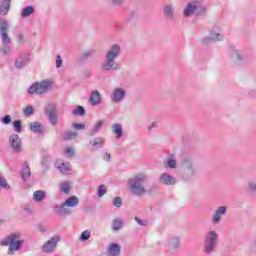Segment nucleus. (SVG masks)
Masks as SVG:
<instances>
[{
  "mask_svg": "<svg viewBox=\"0 0 256 256\" xmlns=\"http://www.w3.org/2000/svg\"><path fill=\"white\" fill-rule=\"evenodd\" d=\"M2 246H9L8 255H13L15 251H19L21 249V245H23V240H21V236L19 234H12L1 241Z\"/></svg>",
  "mask_w": 256,
  "mask_h": 256,
  "instance_id": "nucleus-3",
  "label": "nucleus"
},
{
  "mask_svg": "<svg viewBox=\"0 0 256 256\" xmlns=\"http://www.w3.org/2000/svg\"><path fill=\"white\" fill-rule=\"evenodd\" d=\"M101 127H103V120H99L95 123L91 130V135H93L94 133H99V131H101Z\"/></svg>",
  "mask_w": 256,
  "mask_h": 256,
  "instance_id": "nucleus-34",
  "label": "nucleus"
},
{
  "mask_svg": "<svg viewBox=\"0 0 256 256\" xmlns=\"http://www.w3.org/2000/svg\"><path fill=\"white\" fill-rule=\"evenodd\" d=\"M219 241V234L217 232L211 230L208 231L204 238V252L209 255V253H213L215 249H217V243Z\"/></svg>",
  "mask_w": 256,
  "mask_h": 256,
  "instance_id": "nucleus-4",
  "label": "nucleus"
},
{
  "mask_svg": "<svg viewBox=\"0 0 256 256\" xmlns=\"http://www.w3.org/2000/svg\"><path fill=\"white\" fill-rule=\"evenodd\" d=\"M125 90L123 88H115L112 92V101L119 103V101H123L125 98Z\"/></svg>",
  "mask_w": 256,
  "mask_h": 256,
  "instance_id": "nucleus-16",
  "label": "nucleus"
},
{
  "mask_svg": "<svg viewBox=\"0 0 256 256\" xmlns=\"http://www.w3.org/2000/svg\"><path fill=\"white\" fill-rule=\"evenodd\" d=\"M23 113L26 117H31V115H33V106H28L24 108Z\"/></svg>",
  "mask_w": 256,
  "mask_h": 256,
  "instance_id": "nucleus-40",
  "label": "nucleus"
},
{
  "mask_svg": "<svg viewBox=\"0 0 256 256\" xmlns=\"http://www.w3.org/2000/svg\"><path fill=\"white\" fill-rule=\"evenodd\" d=\"M61 241V237L53 236L50 240H48L43 246L42 251L44 253H53L55 251V247H57V243Z\"/></svg>",
  "mask_w": 256,
  "mask_h": 256,
  "instance_id": "nucleus-7",
  "label": "nucleus"
},
{
  "mask_svg": "<svg viewBox=\"0 0 256 256\" xmlns=\"http://www.w3.org/2000/svg\"><path fill=\"white\" fill-rule=\"evenodd\" d=\"M163 13L167 19H173V17H175V6H173V4H165L163 7Z\"/></svg>",
  "mask_w": 256,
  "mask_h": 256,
  "instance_id": "nucleus-19",
  "label": "nucleus"
},
{
  "mask_svg": "<svg viewBox=\"0 0 256 256\" xmlns=\"http://www.w3.org/2000/svg\"><path fill=\"white\" fill-rule=\"evenodd\" d=\"M54 211L57 215H60L61 217H65V215H69L71 213V209L68 208L67 205H64V202L60 206H56L54 208Z\"/></svg>",
  "mask_w": 256,
  "mask_h": 256,
  "instance_id": "nucleus-20",
  "label": "nucleus"
},
{
  "mask_svg": "<svg viewBox=\"0 0 256 256\" xmlns=\"http://www.w3.org/2000/svg\"><path fill=\"white\" fill-rule=\"evenodd\" d=\"M184 17H191L195 15V1L188 3L183 10Z\"/></svg>",
  "mask_w": 256,
  "mask_h": 256,
  "instance_id": "nucleus-21",
  "label": "nucleus"
},
{
  "mask_svg": "<svg viewBox=\"0 0 256 256\" xmlns=\"http://www.w3.org/2000/svg\"><path fill=\"white\" fill-rule=\"evenodd\" d=\"M207 13V7L203 4V0L194 1V15H205Z\"/></svg>",
  "mask_w": 256,
  "mask_h": 256,
  "instance_id": "nucleus-13",
  "label": "nucleus"
},
{
  "mask_svg": "<svg viewBox=\"0 0 256 256\" xmlns=\"http://www.w3.org/2000/svg\"><path fill=\"white\" fill-rule=\"evenodd\" d=\"M31 177V168H29V165L27 163H24L23 169H22V179L24 181H27Z\"/></svg>",
  "mask_w": 256,
  "mask_h": 256,
  "instance_id": "nucleus-27",
  "label": "nucleus"
},
{
  "mask_svg": "<svg viewBox=\"0 0 256 256\" xmlns=\"http://www.w3.org/2000/svg\"><path fill=\"white\" fill-rule=\"evenodd\" d=\"M33 6H27L22 10L21 17H29L33 13Z\"/></svg>",
  "mask_w": 256,
  "mask_h": 256,
  "instance_id": "nucleus-35",
  "label": "nucleus"
},
{
  "mask_svg": "<svg viewBox=\"0 0 256 256\" xmlns=\"http://www.w3.org/2000/svg\"><path fill=\"white\" fill-rule=\"evenodd\" d=\"M56 167L64 175H67L71 171V164L69 162H63V160H57Z\"/></svg>",
  "mask_w": 256,
  "mask_h": 256,
  "instance_id": "nucleus-17",
  "label": "nucleus"
},
{
  "mask_svg": "<svg viewBox=\"0 0 256 256\" xmlns=\"http://www.w3.org/2000/svg\"><path fill=\"white\" fill-rule=\"evenodd\" d=\"M234 53H235L237 59H238V60H241V55L239 54V52L235 51Z\"/></svg>",
  "mask_w": 256,
  "mask_h": 256,
  "instance_id": "nucleus-55",
  "label": "nucleus"
},
{
  "mask_svg": "<svg viewBox=\"0 0 256 256\" xmlns=\"http://www.w3.org/2000/svg\"><path fill=\"white\" fill-rule=\"evenodd\" d=\"M167 247L171 253H177L179 247H181V242L179 237L174 236L168 240Z\"/></svg>",
  "mask_w": 256,
  "mask_h": 256,
  "instance_id": "nucleus-10",
  "label": "nucleus"
},
{
  "mask_svg": "<svg viewBox=\"0 0 256 256\" xmlns=\"http://www.w3.org/2000/svg\"><path fill=\"white\" fill-rule=\"evenodd\" d=\"M63 66V59L61 58V55H56V67L57 69L61 68Z\"/></svg>",
  "mask_w": 256,
  "mask_h": 256,
  "instance_id": "nucleus-45",
  "label": "nucleus"
},
{
  "mask_svg": "<svg viewBox=\"0 0 256 256\" xmlns=\"http://www.w3.org/2000/svg\"><path fill=\"white\" fill-rule=\"evenodd\" d=\"M147 181H149V175L145 173H137L132 176L127 183L130 193L137 197L145 195V193H147V189H145V183H147Z\"/></svg>",
  "mask_w": 256,
  "mask_h": 256,
  "instance_id": "nucleus-1",
  "label": "nucleus"
},
{
  "mask_svg": "<svg viewBox=\"0 0 256 256\" xmlns=\"http://www.w3.org/2000/svg\"><path fill=\"white\" fill-rule=\"evenodd\" d=\"M135 221L138 222V225H142V227H147V220H141V219L135 217Z\"/></svg>",
  "mask_w": 256,
  "mask_h": 256,
  "instance_id": "nucleus-50",
  "label": "nucleus"
},
{
  "mask_svg": "<svg viewBox=\"0 0 256 256\" xmlns=\"http://www.w3.org/2000/svg\"><path fill=\"white\" fill-rule=\"evenodd\" d=\"M105 157H106V161H109V160L111 159V154L106 153V154H105Z\"/></svg>",
  "mask_w": 256,
  "mask_h": 256,
  "instance_id": "nucleus-54",
  "label": "nucleus"
},
{
  "mask_svg": "<svg viewBox=\"0 0 256 256\" xmlns=\"http://www.w3.org/2000/svg\"><path fill=\"white\" fill-rule=\"evenodd\" d=\"M14 129L16 133H21V129H22L21 121L19 120L14 121Z\"/></svg>",
  "mask_w": 256,
  "mask_h": 256,
  "instance_id": "nucleus-46",
  "label": "nucleus"
},
{
  "mask_svg": "<svg viewBox=\"0 0 256 256\" xmlns=\"http://www.w3.org/2000/svg\"><path fill=\"white\" fill-rule=\"evenodd\" d=\"M72 127H73L74 129L83 131V129H85V124H83V123H74V124L72 125Z\"/></svg>",
  "mask_w": 256,
  "mask_h": 256,
  "instance_id": "nucleus-48",
  "label": "nucleus"
},
{
  "mask_svg": "<svg viewBox=\"0 0 256 256\" xmlns=\"http://www.w3.org/2000/svg\"><path fill=\"white\" fill-rule=\"evenodd\" d=\"M112 132L115 133L116 139L123 137V126L121 124L112 125Z\"/></svg>",
  "mask_w": 256,
  "mask_h": 256,
  "instance_id": "nucleus-23",
  "label": "nucleus"
},
{
  "mask_svg": "<svg viewBox=\"0 0 256 256\" xmlns=\"http://www.w3.org/2000/svg\"><path fill=\"white\" fill-rule=\"evenodd\" d=\"M72 115H79L80 117H83V115H85V108L78 106L77 109L72 111Z\"/></svg>",
  "mask_w": 256,
  "mask_h": 256,
  "instance_id": "nucleus-37",
  "label": "nucleus"
},
{
  "mask_svg": "<svg viewBox=\"0 0 256 256\" xmlns=\"http://www.w3.org/2000/svg\"><path fill=\"white\" fill-rule=\"evenodd\" d=\"M2 123H4V125H9V123H11V116H10V115H6V116L2 119Z\"/></svg>",
  "mask_w": 256,
  "mask_h": 256,
  "instance_id": "nucleus-49",
  "label": "nucleus"
},
{
  "mask_svg": "<svg viewBox=\"0 0 256 256\" xmlns=\"http://www.w3.org/2000/svg\"><path fill=\"white\" fill-rule=\"evenodd\" d=\"M88 239H91V231L86 230L80 235V241H88Z\"/></svg>",
  "mask_w": 256,
  "mask_h": 256,
  "instance_id": "nucleus-38",
  "label": "nucleus"
},
{
  "mask_svg": "<svg viewBox=\"0 0 256 256\" xmlns=\"http://www.w3.org/2000/svg\"><path fill=\"white\" fill-rule=\"evenodd\" d=\"M112 229L113 231H119L123 229V220L116 218L112 221Z\"/></svg>",
  "mask_w": 256,
  "mask_h": 256,
  "instance_id": "nucleus-30",
  "label": "nucleus"
},
{
  "mask_svg": "<svg viewBox=\"0 0 256 256\" xmlns=\"http://www.w3.org/2000/svg\"><path fill=\"white\" fill-rule=\"evenodd\" d=\"M157 127V122H153L148 129L151 131L153 128Z\"/></svg>",
  "mask_w": 256,
  "mask_h": 256,
  "instance_id": "nucleus-53",
  "label": "nucleus"
},
{
  "mask_svg": "<svg viewBox=\"0 0 256 256\" xmlns=\"http://www.w3.org/2000/svg\"><path fill=\"white\" fill-rule=\"evenodd\" d=\"M223 39V35H221V28L219 26H213L210 32V38H204L203 43L207 45V43H211V41H221Z\"/></svg>",
  "mask_w": 256,
  "mask_h": 256,
  "instance_id": "nucleus-6",
  "label": "nucleus"
},
{
  "mask_svg": "<svg viewBox=\"0 0 256 256\" xmlns=\"http://www.w3.org/2000/svg\"><path fill=\"white\" fill-rule=\"evenodd\" d=\"M10 51H11V46L7 44H4L0 49V52L3 53V55H7Z\"/></svg>",
  "mask_w": 256,
  "mask_h": 256,
  "instance_id": "nucleus-43",
  "label": "nucleus"
},
{
  "mask_svg": "<svg viewBox=\"0 0 256 256\" xmlns=\"http://www.w3.org/2000/svg\"><path fill=\"white\" fill-rule=\"evenodd\" d=\"M45 195H46L45 191L37 190L33 194V199H34V201H36V203H41V201H43V199H45Z\"/></svg>",
  "mask_w": 256,
  "mask_h": 256,
  "instance_id": "nucleus-26",
  "label": "nucleus"
},
{
  "mask_svg": "<svg viewBox=\"0 0 256 256\" xmlns=\"http://www.w3.org/2000/svg\"><path fill=\"white\" fill-rule=\"evenodd\" d=\"M159 183L162 185H175L177 183V180L175 177L169 175V173H163L159 178Z\"/></svg>",
  "mask_w": 256,
  "mask_h": 256,
  "instance_id": "nucleus-14",
  "label": "nucleus"
},
{
  "mask_svg": "<svg viewBox=\"0 0 256 256\" xmlns=\"http://www.w3.org/2000/svg\"><path fill=\"white\" fill-rule=\"evenodd\" d=\"M93 52L92 51H90V52H88V53H86V55H91Z\"/></svg>",
  "mask_w": 256,
  "mask_h": 256,
  "instance_id": "nucleus-56",
  "label": "nucleus"
},
{
  "mask_svg": "<svg viewBox=\"0 0 256 256\" xmlns=\"http://www.w3.org/2000/svg\"><path fill=\"white\" fill-rule=\"evenodd\" d=\"M60 136H61V139H63V141H69L71 139H75V137H77V133L66 131V132H62Z\"/></svg>",
  "mask_w": 256,
  "mask_h": 256,
  "instance_id": "nucleus-25",
  "label": "nucleus"
},
{
  "mask_svg": "<svg viewBox=\"0 0 256 256\" xmlns=\"http://www.w3.org/2000/svg\"><path fill=\"white\" fill-rule=\"evenodd\" d=\"M90 103L91 105H99L101 103V94L99 91L94 90L90 95Z\"/></svg>",
  "mask_w": 256,
  "mask_h": 256,
  "instance_id": "nucleus-22",
  "label": "nucleus"
},
{
  "mask_svg": "<svg viewBox=\"0 0 256 256\" xmlns=\"http://www.w3.org/2000/svg\"><path fill=\"white\" fill-rule=\"evenodd\" d=\"M0 187H4V189H9V186L7 185V180L0 176Z\"/></svg>",
  "mask_w": 256,
  "mask_h": 256,
  "instance_id": "nucleus-47",
  "label": "nucleus"
},
{
  "mask_svg": "<svg viewBox=\"0 0 256 256\" xmlns=\"http://www.w3.org/2000/svg\"><path fill=\"white\" fill-rule=\"evenodd\" d=\"M90 145H92V147H101L102 145H105V138H95L90 142Z\"/></svg>",
  "mask_w": 256,
  "mask_h": 256,
  "instance_id": "nucleus-31",
  "label": "nucleus"
},
{
  "mask_svg": "<svg viewBox=\"0 0 256 256\" xmlns=\"http://www.w3.org/2000/svg\"><path fill=\"white\" fill-rule=\"evenodd\" d=\"M121 254V246L117 243L109 245L107 252L102 253L101 256H119Z\"/></svg>",
  "mask_w": 256,
  "mask_h": 256,
  "instance_id": "nucleus-11",
  "label": "nucleus"
},
{
  "mask_svg": "<svg viewBox=\"0 0 256 256\" xmlns=\"http://www.w3.org/2000/svg\"><path fill=\"white\" fill-rule=\"evenodd\" d=\"M8 29H9V23H7V20L1 19L0 20V33H7Z\"/></svg>",
  "mask_w": 256,
  "mask_h": 256,
  "instance_id": "nucleus-33",
  "label": "nucleus"
},
{
  "mask_svg": "<svg viewBox=\"0 0 256 256\" xmlns=\"http://www.w3.org/2000/svg\"><path fill=\"white\" fill-rule=\"evenodd\" d=\"M1 37L3 45H9V43H11V37H9V34H7V32H2Z\"/></svg>",
  "mask_w": 256,
  "mask_h": 256,
  "instance_id": "nucleus-36",
  "label": "nucleus"
},
{
  "mask_svg": "<svg viewBox=\"0 0 256 256\" xmlns=\"http://www.w3.org/2000/svg\"><path fill=\"white\" fill-rule=\"evenodd\" d=\"M166 167H170V169H175V167H177V161H175V159H168L166 162Z\"/></svg>",
  "mask_w": 256,
  "mask_h": 256,
  "instance_id": "nucleus-41",
  "label": "nucleus"
},
{
  "mask_svg": "<svg viewBox=\"0 0 256 256\" xmlns=\"http://www.w3.org/2000/svg\"><path fill=\"white\" fill-rule=\"evenodd\" d=\"M67 207H77L79 205V198L77 196H71L64 202Z\"/></svg>",
  "mask_w": 256,
  "mask_h": 256,
  "instance_id": "nucleus-24",
  "label": "nucleus"
},
{
  "mask_svg": "<svg viewBox=\"0 0 256 256\" xmlns=\"http://www.w3.org/2000/svg\"><path fill=\"white\" fill-rule=\"evenodd\" d=\"M249 190L250 191H256V184L255 183H249Z\"/></svg>",
  "mask_w": 256,
  "mask_h": 256,
  "instance_id": "nucleus-52",
  "label": "nucleus"
},
{
  "mask_svg": "<svg viewBox=\"0 0 256 256\" xmlns=\"http://www.w3.org/2000/svg\"><path fill=\"white\" fill-rule=\"evenodd\" d=\"M64 155H66V157H73V155H75V150H73L71 146H68L64 149Z\"/></svg>",
  "mask_w": 256,
  "mask_h": 256,
  "instance_id": "nucleus-39",
  "label": "nucleus"
},
{
  "mask_svg": "<svg viewBox=\"0 0 256 256\" xmlns=\"http://www.w3.org/2000/svg\"><path fill=\"white\" fill-rule=\"evenodd\" d=\"M10 5H11V1H9V0L3 1L0 6V14L7 15Z\"/></svg>",
  "mask_w": 256,
  "mask_h": 256,
  "instance_id": "nucleus-28",
  "label": "nucleus"
},
{
  "mask_svg": "<svg viewBox=\"0 0 256 256\" xmlns=\"http://www.w3.org/2000/svg\"><path fill=\"white\" fill-rule=\"evenodd\" d=\"M182 167L186 173V175H195V166H193V162H191L189 159L185 158L182 161Z\"/></svg>",
  "mask_w": 256,
  "mask_h": 256,
  "instance_id": "nucleus-15",
  "label": "nucleus"
},
{
  "mask_svg": "<svg viewBox=\"0 0 256 256\" xmlns=\"http://www.w3.org/2000/svg\"><path fill=\"white\" fill-rule=\"evenodd\" d=\"M121 54V45L113 44L106 53V60L102 65L103 71H117L115 59Z\"/></svg>",
  "mask_w": 256,
  "mask_h": 256,
  "instance_id": "nucleus-2",
  "label": "nucleus"
},
{
  "mask_svg": "<svg viewBox=\"0 0 256 256\" xmlns=\"http://www.w3.org/2000/svg\"><path fill=\"white\" fill-rule=\"evenodd\" d=\"M10 143H11V147L15 151H21V138H19V135L12 134L10 136Z\"/></svg>",
  "mask_w": 256,
  "mask_h": 256,
  "instance_id": "nucleus-18",
  "label": "nucleus"
},
{
  "mask_svg": "<svg viewBox=\"0 0 256 256\" xmlns=\"http://www.w3.org/2000/svg\"><path fill=\"white\" fill-rule=\"evenodd\" d=\"M112 5H122L125 0H110Z\"/></svg>",
  "mask_w": 256,
  "mask_h": 256,
  "instance_id": "nucleus-51",
  "label": "nucleus"
},
{
  "mask_svg": "<svg viewBox=\"0 0 256 256\" xmlns=\"http://www.w3.org/2000/svg\"><path fill=\"white\" fill-rule=\"evenodd\" d=\"M0 223H3V220H0Z\"/></svg>",
  "mask_w": 256,
  "mask_h": 256,
  "instance_id": "nucleus-57",
  "label": "nucleus"
},
{
  "mask_svg": "<svg viewBox=\"0 0 256 256\" xmlns=\"http://www.w3.org/2000/svg\"><path fill=\"white\" fill-rule=\"evenodd\" d=\"M27 63H29V54L23 53V54H20L16 58V60H15V67L17 69H23V67H25V65H27Z\"/></svg>",
  "mask_w": 256,
  "mask_h": 256,
  "instance_id": "nucleus-12",
  "label": "nucleus"
},
{
  "mask_svg": "<svg viewBox=\"0 0 256 256\" xmlns=\"http://www.w3.org/2000/svg\"><path fill=\"white\" fill-rule=\"evenodd\" d=\"M30 129L33 133H43V127L39 122H32L30 124Z\"/></svg>",
  "mask_w": 256,
  "mask_h": 256,
  "instance_id": "nucleus-29",
  "label": "nucleus"
},
{
  "mask_svg": "<svg viewBox=\"0 0 256 256\" xmlns=\"http://www.w3.org/2000/svg\"><path fill=\"white\" fill-rule=\"evenodd\" d=\"M225 213H227V207L225 206H220L218 207L214 214L212 215V219L211 222L213 225H219V223H221V219L223 218V215H225Z\"/></svg>",
  "mask_w": 256,
  "mask_h": 256,
  "instance_id": "nucleus-8",
  "label": "nucleus"
},
{
  "mask_svg": "<svg viewBox=\"0 0 256 256\" xmlns=\"http://www.w3.org/2000/svg\"><path fill=\"white\" fill-rule=\"evenodd\" d=\"M113 205L114 207H121V205H123V199H121V197H115L114 201H113Z\"/></svg>",
  "mask_w": 256,
  "mask_h": 256,
  "instance_id": "nucleus-44",
  "label": "nucleus"
},
{
  "mask_svg": "<svg viewBox=\"0 0 256 256\" xmlns=\"http://www.w3.org/2000/svg\"><path fill=\"white\" fill-rule=\"evenodd\" d=\"M107 193V187L105 185H100L98 188V197H103Z\"/></svg>",
  "mask_w": 256,
  "mask_h": 256,
  "instance_id": "nucleus-42",
  "label": "nucleus"
},
{
  "mask_svg": "<svg viewBox=\"0 0 256 256\" xmlns=\"http://www.w3.org/2000/svg\"><path fill=\"white\" fill-rule=\"evenodd\" d=\"M49 87H51V81L43 80L42 82H36L32 84L28 90L29 95H44L49 91Z\"/></svg>",
  "mask_w": 256,
  "mask_h": 256,
  "instance_id": "nucleus-5",
  "label": "nucleus"
},
{
  "mask_svg": "<svg viewBox=\"0 0 256 256\" xmlns=\"http://www.w3.org/2000/svg\"><path fill=\"white\" fill-rule=\"evenodd\" d=\"M60 191H62V193H65L66 195H68L69 191H71V183L70 182H62L60 184Z\"/></svg>",
  "mask_w": 256,
  "mask_h": 256,
  "instance_id": "nucleus-32",
  "label": "nucleus"
},
{
  "mask_svg": "<svg viewBox=\"0 0 256 256\" xmlns=\"http://www.w3.org/2000/svg\"><path fill=\"white\" fill-rule=\"evenodd\" d=\"M46 115L51 123V125H57L59 114H57V110L53 106H48L45 110Z\"/></svg>",
  "mask_w": 256,
  "mask_h": 256,
  "instance_id": "nucleus-9",
  "label": "nucleus"
}]
</instances>
